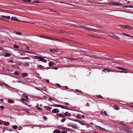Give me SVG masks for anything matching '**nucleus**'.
<instances>
[{
	"label": "nucleus",
	"mask_w": 133,
	"mask_h": 133,
	"mask_svg": "<svg viewBox=\"0 0 133 133\" xmlns=\"http://www.w3.org/2000/svg\"><path fill=\"white\" fill-rule=\"evenodd\" d=\"M59 129H64V130H68L69 129L66 128H65V127L63 128L62 126H59Z\"/></svg>",
	"instance_id": "28"
},
{
	"label": "nucleus",
	"mask_w": 133,
	"mask_h": 133,
	"mask_svg": "<svg viewBox=\"0 0 133 133\" xmlns=\"http://www.w3.org/2000/svg\"><path fill=\"white\" fill-rule=\"evenodd\" d=\"M4 108V106H1L0 107V108H1L2 110H3Z\"/></svg>",
	"instance_id": "45"
},
{
	"label": "nucleus",
	"mask_w": 133,
	"mask_h": 133,
	"mask_svg": "<svg viewBox=\"0 0 133 133\" xmlns=\"http://www.w3.org/2000/svg\"><path fill=\"white\" fill-rule=\"evenodd\" d=\"M109 37H111L113 38L116 39H120V38L117 35H115L113 34H112L111 35H109Z\"/></svg>",
	"instance_id": "5"
},
{
	"label": "nucleus",
	"mask_w": 133,
	"mask_h": 133,
	"mask_svg": "<svg viewBox=\"0 0 133 133\" xmlns=\"http://www.w3.org/2000/svg\"><path fill=\"white\" fill-rule=\"evenodd\" d=\"M0 101H1L3 102V99H2L1 98V99H0Z\"/></svg>",
	"instance_id": "63"
},
{
	"label": "nucleus",
	"mask_w": 133,
	"mask_h": 133,
	"mask_svg": "<svg viewBox=\"0 0 133 133\" xmlns=\"http://www.w3.org/2000/svg\"><path fill=\"white\" fill-rule=\"evenodd\" d=\"M119 129L121 130H124L125 131V130L126 128H124L123 127H121L119 128Z\"/></svg>",
	"instance_id": "17"
},
{
	"label": "nucleus",
	"mask_w": 133,
	"mask_h": 133,
	"mask_svg": "<svg viewBox=\"0 0 133 133\" xmlns=\"http://www.w3.org/2000/svg\"><path fill=\"white\" fill-rule=\"evenodd\" d=\"M122 4H121V3L119 2H115V5L117 6H118L119 5H122Z\"/></svg>",
	"instance_id": "26"
},
{
	"label": "nucleus",
	"mask_w": 133,
	"mask_h": 133,
	"mask_svg": "<svg viewBox=\"0 0 133 133\" xmlns=\"http://www.w3.org/2000/svg\"><path fill=\"white\" fill-rule=\"evenodd\" d=\"M114 106L115 107V109L116 110H118L119 109V107L117 105H115Z\"/></svg>",
	"instance_id": "24"
},
{
	"label": "nucleus",
	"mask_w": 133,
	"mask_h": 133,
	"mask_svg": "<svg viewBox=\"0 0 133 133\" xmlns=\"http://www.w3.org/2000/svg\"><path fill=\"white\" fill-rule=\"evenodd\" d=\"M126 129L125 130V131L127 132L128 133H131L132 132L131 130L129 128L126 127Z\"/></svg>",
	"instance_id": "8"
},
{
	"label": "nucleus",
	"mask_w": 133,
	"mask_h": 133,
	"mask_svg": "<svg viewBox=\"0 0 133 133\" xmlns=\"http://www.w3.org/2000/svg\"><path fill=\"white\" fill-rule=\"evenodd\" d=\"M25 97L27 99H29V98H28V96H25Z\"/></svg>",
	"instance_id": "59"
},
{
	"label": "nucleus",
	"mask_w": 133,
	"mask_h": 133,
	"mask_svg": "<svg viewBox=\"0 0 133 133\" xmlns=\"http://www.w3.org/2000/svg\"><path fill=\"white\" fill-rule=\"evenodd\" d=\"M54 132L55 133H61L58 130L56 129L54 131Z\"/></svg>",
	"instance_id": "19"
},
{
	"label": "nucleus",
	"mask_w": 133,
	"mask_h": 133,
	"mask_svg": "<svg viewBox=\"0 0 133 133\" xmlns=\"http://www.w3.org/2000/svg\"><path fill=\"white\" fill-rule=\"evenodd\" d=\"M11 20L14 21H16L17 22L20 21L17 19V18L15 17H11Z\"/></svg>",
	"instance_id": "9"
},
{
	"label": "nucleus",
	"mask_w": 133,
	"mask_h": 133,
	"mask_svg": "<svg viewBox=\"0 0 133 133\" xmlns=\"http://www.w3.org/2000/svg\"><path fill=\"white\" fill-rule=\"evenodd\" d=\"M120 67H119L118 66H116V68L118 69H120Z\"/></svg>",
	"instance_id": "64"
},
{
	"label": "nucleus",
	"mask_w": 133,
	"mask_h": 133,
	"mask_svg": "<svg viewBox=\"0 0 133 133\" xmlns=\"http://www.w3.org/2000/svg\"><path fill=\"white\" fill-rule=\"evenodd\" d=\"M4 124L5 125H9V123L8 122L4 121Z\"/></svg>",
	"instance_id": "23"
},
{
	"label": "nucleus",
	"mask_w": 133,
	"mask_h": 133,
	"mask_svg": "<svg viewBox=\"0 0 133 133\" xmlns=\"http://www.w3.org/2000/svg\"><path fill=\"white\" fill-rule=\"evenodd\" d=\"M14 47L16 49H18L19 48V46L17 45H14Z\"/></svg>",
	"instance_id": "34"
},
{
	"label": "nucleus",
	"mask_w": 133,
	"mask_h": 133,
	"mask_svg": "<svg viewBox=\"0 0 133 133\" xmlns=\"http://www.w3.org/2000/svg\"><path fill=\"white\" fill-rule=\"evenodd\" d=\"M9 62H11V63H13V61L12 60H10L9 61Z\"/></svg>",
	"instance_id": "57"
},
{
	"label": "nucleus",
	"mask_w": 133,
	"mask_h": 133,
	"mask_svg": "<svg viewBox=\"0 0 133 133\" xmlns=\"http://www.w3.org/2000/svg\"><path fill=\"white\" fill-rule=\"evenodd\" d=\"M50 11H53V12H56V13H57V12L56 11H54V10H50Z\"/></svg>",
	"instance_id": "53"
},
{
	"label": "nucleus",
	"mask_w": 133,
	"mask_h": 133,
	"mask_svg": "<svg viewBox=\"0 0 133 133\" xmlns=\"http://www.w3.org/2000/svg\"><path fill=\"white\" fill-rule=\"evenodd\" d=\"M54 64V63L51 62H50L49 63V65L50 66H51Z\"/></svg>",
	"instance_id": "13"
},
{
	"label": "nucleus",
	"mask_w": 133,
	"mask_h": 133,
	"mask_svg": "<svg viewBox=\"0 0 133 133\" xmlns=\"http://www.w3.org/2000/svg\"><path fill=\"white\" fill-rule=\"evenodd\" d=\"M12 128L14 129H16L18 127L17 125H14L12 126Z\"/></svg>",
	"instance_id": "31"
},
{
	"label": "nucleus",
	"mask_w": 133,
	"mask_h": 133,
	"mask_svg": "<svg viewBox=\"0 0 133 133\" xmlns=\"http://www.w3.org/2000/svg\"><path fill=\"white\" fill-rule=\"evenodd\" d=\"M46 39H50V40H53L54 41H57L61 42H62V40L61 39H60L59 38H56L54 37H47L46 36Z\"/></svg>",
	"instance_id": "2"
},
{
	"label": "nucleus",
	"mask_w": 133,
	"mask_h": 133,
	"mask_svg": "<svg viewBox=\"0 0 133 133\" xmlns=\"http://www.w3.org/2000/svg\"><path fill=\"white\" fill-rule=\"evenodd\" d=\"M125 70V71H127L128 70L127 69H126L124 68H123V70Z\"/></svg>",
	"instance_id": "58"
},
{
	"label": "nucleus",
	"mask_w": 133,
	"mask_h": 133,
	"mask_svg": "<svg viewBox=\"0 0 133 133\" xmlns=\"http://www.w3.org/2000/svg\"><path fill=\"white\" fill-rule=\"evenodd\" d=\"M67 131L66 130H64L61 132V133H67Z\"/></svg>",
	"instance_id": "47"
},
{
	"label": "nucleus",
	"mask_w": 133,
	"mask_h": 133,
	"mask_svg": "<svg viewBox=\"0 0 133 133\" xmlns=\"http://www.w3.org/2000/svg\"><path fill=\"white\" fill-rule=\"evenodd\" d=\"M35 58L36 59H40V61H42L45 63H46L47 62L46 60L44 59V58L42 57L36 56L35 57Z\"/></svg>",
	"instance_id": "4"
},
{
	"label": "nucleus",
	"mask_w": 133,
	"mask_h": 133,
	"mask_svg": "<svg viewBox=\"0 0 133 133\" xmlns=\"http://www.w3.org/2000/svg\"><path fill=\"white\" fill-rule=\"evenodd\" d=\"M103 112L105 115H107V113L105 111H104Z\"/></svg>",
	"instance_id": "54"
},
{
	"label": "nucleus",
	"mask_w": 133,
	"mask_h": 133,
	"mask_svg": "<svg viewBox=\"0 0 133 133\" xmlns=\"http://www.w3.org/2000/svg\"><path fill=\"white\" fill-rule=\"evenodd\" d=\"M40 37L42 38H46V36H44L41 35Z\"/></svg>",
	"instance_id": "48"
},
{
	"label": "nucleus",
	"mask_w": 133,
	"mask_h": 133,
	"mask_svg": "<svg viewBox=\"0 0 133 133\" xmlns=\"http://www.w3.org/2000/svg\"><path fill=\"white\" fill-rule=\"evenodd\" d=\"M79 28H81L87 30H90L92 31L96 32L97 30L93 28H90L85 25H80L79 26Z\"/></svg>",
	"instance_id": "1"
},
{
	"label": "nucleus",
	"mask_w": 133,
	"mask_h": 133,
	"mask_svg": "<svg viewBox=\"0 0 133 133\" xmlns=\"http://www.w3.org/2000/svg\"><path fill=\"white\" fill-rule=\"evenodd\" d=\"M104 70L105 71H108V72L110 71H113L111 70V69H104Z\"/></svg>",
	"instance_id": "22"
},
{
	"label": "nucleus",
	"mask_w": 133,
	"mask_h": 133,
	"mask_svg": "<svg viewBox=\"0 0 133 133\" xmlns=\"http://www.w3.org/2000/svg\"><path fill=\"white\" fill-rule=\"evenodd\" d=\"M64 104L66 105H69V103L67 102H65L64 103Z\"/></svg>",
	"instance_id": "51"
},
{
	"label": "nucleus",
	"mask_w": 133,
	"mask_h": 133,
	"mask_svg": "<svg viewBox=\"0 0 133 133\" xmlns=\"http://www.w3.org/2000/svg\"><path fill=\"white\" fill-rule=\"evenodd\" d=\"M118 72H120L121 73H129L130 72L127 71V72H125V71H118Z\"/></svg>",
	"instance_id": "33"
},
{
	"label": "nucleus",
	"mask_w": 133,
	"mask_h": 133,
	"mask_svg": "<svg viewBox=\"0 0 133 133\" xmlns=\"http://www.w3.org/2000/svg\"><path fill=\"white\" fill-rule=\"evenodd\" d=\"M49 99L50 100H51V101H53V99L52 98H51V97H49Z\"/></svg>",
	"instance_id": "55"
},
{
	"label": "nucleus",
	"mask_w": 133,
	"mask_h": 133,
	"mask_svg": "<svg viewBox=\"0 0 133 133\" xmlns=\"http://www.w3.org/2000/svg\"><path fill=\"white\" fill-rule=\"evenodd\" d=\"M66 120V119L65 118H63L61 120V122H64L65 120Z\"/></svg>",
	"instance_id": "41"
},
{
	"label": "nucleus",
	"mask_w": 133,
	"mask_h": 133,
	"mask_svg": "<svg viewBox=\"0 0 133 133\" xmlns=\"http://www.w3.org/2000/svg\"><path fill=\"white\" fill-rule=\"evenodd\" d=\"M56 115L58 117L63 118H64L65 117L64 114H62L58 113L56 114Z\"/></svg>",
	"instance_id": "6"
},
{
	"label": "nucleus",
	"mask_w": 133,
	"mask_h": 133,
	"mask_svg": "<svg viewBox=\"0 0 133 133\" xmlns=\"http://www.w3.org/2000/svg\"><path fill=\"white\" fill-rule=\"evenodd\" d=\"M10 18V16L2 15L0 17V20L7 21V19H9Z\"/></svg>",
	"instance_id": "3"
},
{
	"label": "nucleus",
	"mask_w": 133,
	"mask_h": 133,
	"mask_svg": "<svg viewBox=\"0 0 133 133\" xmlns=\"http://www.w3.org/2000/svg\"><path fill=\"white\" fill-rule=\"evenodd\" d=\"M21 100L23 101H27V100L26 99L23 98H21Z\"/></svg>",
	"instance_id": "38"
},
{
	"label": "nucleus",
	"mask_w": 133,
	"mask_h": 133,
	"mask_svg": "<svg viewBox=\"0 0 133 133\" xmlns=\"http://www.w3.org/2000/svg\"><path fill=\"white\" fill-rule=\"evenodd\" d=\"M81 115L79 114H78L77 116V117L78 118H81Z\"/></svg>",
	"instance_id": "39"
},
{
	"label": "nucleus",
	"mask_w": 133,
	"mask_h": 133,
	"mask_svg": "<svg viewBox=\"0 0 133 133\" xmlns=\"http://www.w3.org/2000/svg\"><path fill=\"white\" fill-rule=\"evenodd\" d=\"M37 110H41V111H43V109L42 108H41L39 107H38V109H37Z\"/></svg>",
	"instance_id": "44"
},
{
	"label": "nucleus",
	"mask_w": 133,
	"mask_h": 133,
	"mask_svg": "<svg viewBox=\"0 0 133 133\" xmlns=\"http://www.w3.org/2000/svg\"><path fill=\"white\" fill-rule=\"evenodd\" d=\"M60 32L62 33H64L65 32V31L63 30H61Z\"/></svg>",
	"instance_id": "52"
},
{
	"label": "nucleus",
	"mask_w": 133,
	"mask_h": 133,
	"mask_svg": "<svg viewBox=\"0 0 133 133\" xmlns=\"http://www.w3.org/2000/svg\"><path fill=\"white\" fill-rule=\"evenodd\" d=\"M132 28V27L128 25H127V29H131Z\"/></svg>",
	"instance_id": "25"
},
{
	"label": "nucleus",
	"mask_w": 133,
	"mask_h": 133,
	"mask_svg": "<svg viewBox=\"0 0 133 133\" xmlns=\"http://www.w3.org/2000/svg\"><path fill=\"white\" fill-rule=\"evenodd\" d=\"M68 59L70 61H72L74 60V58H69Z\"/></svg>",
	"instance_id": "36"
},
{
	"label": "nucleus",
	"mask_w": 133,
	"mask_h": 133,
	"mask_svg": "<svg viewBox=\"0 0 133 133\" xmlns=\"http://www.w3.org/2000/svg\"><path fill=\"white\" fill-rule=\"evenodd\" d=\"M126 35L127 36L130 37H131V36H130V35H129L128 34H126Z\"/></svg>",
	"instance_id": "56"
},
{
	"label": "nucleus",
	"mask_w": 133,
	"mask_h": 133,
	"mask_svg": "<svg viewBox=\"0 0 133 133\" xmlns=\"http://www.w3.org/2000/svg\"><path fill=\"white\" fill-rule=\"evenodd\" d=\"M78 122L82 125H84V123L82 121H78Z\"/></svg>",
	"instance_id": "35"
},
{
	"label": "nucleus",
	"mask_w": 133,
	"mask_h": 133,
	"mask_svg": "<svg viewBox=\"0 0 133 133\" xmlns=\"http://www.w3.org/2000/svg\"><path fill=\"white\" fill-rule=\"evenodd\" d=\"M61 107L62 109H68L67 108H68V107H65V106H64L62 105H61Z\"/></svg>",
	"instance_id": "21"
},
{
	"label": "nucleus",
	"mask_w": 133,
	"mask_h": 133,
	"mask_svg": "<svg viewBox=\"0 0 133 133\" xmlns=\"http://www.w3.org/2000/svg\"><path fill=\"white\" fill-rule=\"evenodd\" d=\"M24 65L26 66H29V63L28 62H25Z\"/></svg>",
	"instance_id": "29"
},
{
	"label": "nucleus",
	"mask_w": 133,
	"mask_h": 133,
	"mask_svg": "<svg viewBox=\"0 0 133 133\" xmlns=\"http://www.w3.org/2000/svg\"><path fill=\"white\" fill-rule=\"evenodd\" d=\"M59 111L57 109H53L52 111V112L54 113H57L59 112Z\"/></svg>",
	"instance_id": "7"
},
{
	"label": "nucleus",
	"mask_w": 133,
	"mask_h": 133,
	"mask_svg": "<svg viewBox=\"0 0 133 133\" xmlns=\"http://www.w3.org/2000/svg\"><path fill=\"white\" fill-rule=\"evenodd\" d=\"M97 97L99 98H103V97L101 96L100 95L99 96H97Z\"/></svg>",
	"instance_id": "50"
},
{
	"label": "nucleus",
	"mask_w": 133,
	"mask_h": 133,
	"mask_svg": "<svg viewBox=\"0 0 133 133\" xmlns=\"http://www.w3.org/2000/svg\"><path fill=\"white\" fill-rule=\"evenodd\" d=\"M11 56V55L8 53H6L5 54V55H4V56L5 57H10Z\"/></svg>",
	"instance_id": "30"
},
{
	"label": "nucleus",
	"mask_w": 133,
	"mask_h": 133,
	"mask_svg": "<svg viewBox=\"0 0 133 133\" xmlns=\"http://www.w3.org/2000/svg\"><path fill=\"white\" fill-rule=\"evenodd\" d=\"M64 115L65 116H70L71 115V114L68 111H66L64 113Z\"/></svg>",
	"instance_id": "10"
},
{
	"label": "nucleus",
	"mask_w": 133,
	"mask_h": 133,
	"mask_svg": "<svg viewBox=\"0 0 133 133\" xmlns=\"http://www.w3.org/2000/svg\"><path fill=\"white\" fill-rule=\"evenodd\" d=\"M75 61H81L80 60V59L79 58H74V60Z\"/></svg>",
	"instance_id": "37"
},
{
	"label": "nucleus",
	"mask_w": 133,
	"mask_h": 133,
	"mask_svg": "<svg viewBox=\"0 0 133 133\" xmlns=\"http://www.w3.org/2000/svg\"><path fill=\"white\" fill-rule=\"evenodd\" d=\"M76 91L77 92H78L79 93H82V92L81 91H80L78 89H76Z\"/></svg>",
	"instance_id": "46"
},
{
	"label": "nucleus",
	"mask_w": 133,
	"mask_h": 133,
	"mask_svg": "<svg viewBox=\"0 0 133 133\" xmlns=\"http://www.w3.org/2000/svg\"><path fill=\"white\" fill-rule=\"evenodd\" d=\"M43 119L45 121H46L47 119V118L45 116L43 117Z\"/></svg>",
	"instance_id": "43"
},
{
	"label": "nucleus",
	"mask_w": 133,
	"mask_h": 133,
	"mask_svg": "<svg viewBox=\"0 0 133 133\" xmlns=\"http://www.w3.org/2000/svg\"><path fill=\"white\" fill-rule=\"evenodd\" d=\"M3 121H1V120L0 119V124H1V123L3 122Z\"/></svg>",
	"instance_id": "61"
},
{
	"label": "nucleus",
	"mask_w": 133,
	"mask_h": 133,
	"mask_svg": "<svg viewBox=\"0 0 133 133\" xmlns=\"http://www.w3.org/2000/svg\"><path fill=\"white\" fill-rule=\"evenodd\" d=\"M28 75L27 73H23L22 74V77H26V76H27Z\"/></svg>",
	"instance_id": "20"
},
{
	"label": "nucleus",
	"mask_w": 133,
	"mask_h": 133,
	"mask_svg": "<svg viewBox=\"0 0 133 133\" xmlns=\"http://www.w3.org/2000/svg\"><path fill=\"white\" fill-rule=\"evenodd\" d=\"M14 33H15L17 35H21L22 34V33H21L20 32H19L18 31H14Z\"/></svg>",
	"instance_id": "16"
},
{
	"label": "nucleus",
	"mask_w": 133,
	"mask_h": 133,
	"mask_svg": "<svg viewBox=\"0 0 133 133\" xmlns=\"http://www.w3.org/2000/svg\"><path fill=\"white\" fill-rule=\"evenodd\" d=\"M8 101L9 103H12L14 102V101L12 99H8Z\"/></svg>",
	"instance_id": "18"
},
{
	"label": "nucleus",
	"mask_w": 133,
	"mask_h": 133,
	"mask_svg": "<svg viewBox=\"0 0 133 133\" xmlns=\"http://www.w3.org/2000/svg\"><path fill=\"white\" fill-rule=\"evenodd\" d=\"M37 66L38 67H39V68H41V69H43L44 68V66L41 65H38Z\"/></svg>",
	"instance_id": "32"
},
{
	"label": "nucleus",
	"mask_w": 133,
	"mask_h": 133,
	"mask_svg": "<svg viewBox=\"0 0 133 133\" xmlns=\"http://www.w3.org/2000/svg\"><path fill=\"white\" fill-rule=\"evenodd\" d=\"M127 25H120V26L123 28H124V29H127Z\"/></svg>",
	"instance_id": "27"
},
{
	"label": "nucleus",
	"mask_w": 133,
	"mask_h": 133,
	"mask_svg": "<svg viewBox=\"0 0 133 133\" xmlns=\"http://www.w3.org/2000/svg\"><path fill=\"white\" fill-rule=\"evenodd\" d=\"M71 126L72 127L74 128H75L77 129V125L75 124H71Z\"/></svg>",
	"instance_id": "12"
},
{
	"label": "nucleus",
	"mask_w": 133,
	"mask_h": 133,
	"mask_svg": "<svg viewBox=\"0 0 133 133\" xmlns=\"http://www.w3.org/2000/svg\"><path fill=\"white\" fill-rule=\"evenodd\" d=\"M121 123L124 126H127L126 125H125L122 122H121Z\"/></svg>",
	"instance_id": "62"
},
{
	"label": "nucleus",
	"mask_w": 133,
	"mask_h": 133,
	"mask_svg": "<svg viewBox=\"0 0 133 133\" xmlns=\"http://www.w3.org/2000/svg\"><path fill=\"white\" fill-rule=\"evenodd\" d=\"M115 2H111L110 3V4L111 5H115Z\"/></svg>",
	"instance_id": "42"
},
{
	"label": "nucleus",
	"mask_w": 133,
	"mask_h": 133,
	"mask_svg": "<svg viewBox=\"0 0 133 133\" xmlns=\"http://www.w3.org/2000/svg\"><path fill=\"white\" fill-rule=\"evenodd\" d=\"M56 51V50L55 49H51L50 50V51L51 52H54V51Z\"/></svg>",
	"instance_id": "40"
},
{
	"label": "nucleus",
	"mask_w": 133,
	"mask_h": 133,
	"mask_svg": "<svg viewBox=\"0 0 133 133\" xmlns=\"http://www.w3.org/2000/svg\"><path fill=\"white\" fill-rule=\"evenodd\" d=\"M44 108L45 109H46L47 110L49 111H50L51 109L52 108H50L49 107H46V106H45Z\"/></svg>",
	"instance_id": "14"
},
{
	"label": "nucleus",
	"mask_w": 133,
	"mask_h": 133,
	"mask_svg": "<svg viewBox=\"0 0 133 133\" xmlns=\"http://www.w3.org/2000/svg\"><path fill=\"white\" fill-rule=\"evenodd\" d=\"M61 105H59V104H57L55 106L56 107H61Z\"/></svg>",
	"instance_id": "49"
},
{
	"label": "nucleus",
	"mask_w": 133,
	"mask_h": 133,
	"mask_svg": "<svg viewBox=\"0 0 133 133\" xmlns=\"http://www.w3.org/2000/svg\"><path fill=\"white\" fill-rule=\"evenodd\" d=\"M98 128L99 129L101 130V131H106L105 130H106L105 129L102 128L101 127L99 126H98Z\"/></svg>",
	"instance_id": "11"
},
{
	"label": "nucleus",
	"mask_w": 133,
	"mask_h": 133,
	"mask_svg": "<svg viewBox=\"0 0 133 133\" xmlns=\"http://www.w3.org/2000/svg\"><path fill=\"white\" fill-rule=\"evenodd\" d=\"M23 1L24 2L27 3H30L31 1V0H23Z\"/></svg>",
	"instance_id": "15"
},
{
	"label": "nucleus",
	"mask_w": 133,
	"mask_h": 133,
	"mask_svg": "<svg viewBox=\"0 0 133 133\" xmlns=\"http://www.w3.org/2000/svg\"><path fill=\"white\" fill-rule=\"evenodd\" d=\"M65 88L66 89H69L68 87L67 86H65Z\"/></svg>",
	"instance_id": "60"
}]
</instances>
